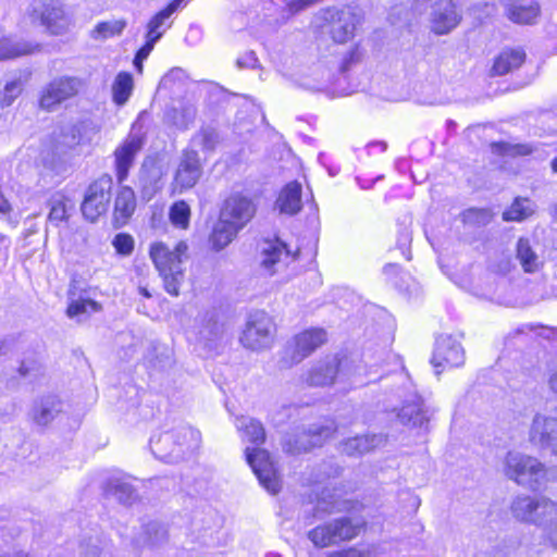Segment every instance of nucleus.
<instances>
[{"label": "nucleus", "mask_w": 557, "mask_h": 557, "mask_svg": "<svg viewBox=\"0 0 557 557\" xmlns=\"http://www.w3.org/2000/svg\"><path fill=\"white\" fill-rule=\"evenodd\" d=\"M281 174L286 183L281 187V213L295 215L302 209V188L309 183L301 160L287 146L281 147Z\"/></svg>", "instance_id": "nucleus-1"}, {"label": "nucleus", "mask_w": 557, "mask_h": 557, "mask_svg": "<svg viewBox=\"0 0 557 557\" xmlns=\"http://www.w3.org/2000/svg\"><path fill=\"white\" fill-rule=\"evenodd\" d=\"M199 431L181 424L171 431H165L150 438L152 454L165 462H177L186 453L197 449L200 445Z\"/></svg>", "instance_id": "nucleus-2"}, {"label": "nucleus", "mask_w": 557, "mask_h": 557, "mask_svg": "<svg viewBox=\"0 0 557 557\" xmlns=\"http://www.w3.org/2000/svg\"><path fill=\"white\" fill-rule=\"evenodd\" d=\"M186 251L187 245L184 242L178 243L173 250L163 243H156L150 247V257L163 278L164 288L173 296L178 295L184 280L182 262Z\"/></svg>", "instance_id": "nucleus-3"}, {"label": "nucleus", "mask_w": 557, "mask_h": 557, "mask_svg": "<svg viewBox=\"0 0 557 557\" xmlns=\"http://www.w3.org/2000/svg\"><path fill=\"white\" fill-rule=\"evenodd\" d=\"M368 529L364 519L354 521L349 517H341L330 522L317 525L309 531V539L319 548L329 547L357 539Z\"/></svg>", "instance_id": "nucleus-4"}, {"label": "nucleus", "mask_w": 557, "mask_h": 557, "mask_svg": "<svg viewBox=\"0 0 557 557\" xmlns=\"http://www.w3.org/2000/svg\"><path fill=\"white\" fill-rule=\"evenodd\" d=\"M85 87L86 82L78 76H57L42 87L39 106L46 111H54L61 103L79 95Z\"/></svg>", "instance_id": "nucleus-5"}, {"label": "nucleus", "mask_w": 557, "mask_h": 557, "mask_svg": "<svg viewBox=\"0 0 557 557\" xmlns=\"http://www.w3.org/2000/svg\"><path fill=\"white\" fill-rule=\"evenodd\" d=\"M112 189V178L103 175L91 183L86 189L81 206L83 216L89 222H96L108 211Z\"/></svg>", "instance_id": "nucleus-6"}, {"label": "nucleus", "mask_w": 557, "mask_h": 557, "mask_svg": "<svg viewBox=\"0 0 557 557\" xmlns=\"http://www.w3.org/2000/svg\"><path fill=\"white\" fill-rule=\"evenodd\" d=\"M245 456L262 487L275 495L278 492V470L275 459L269 451L259 447H247Z\"/></svg>", "instance_id": "nucleus-7"}, {"label": "nucleus", "mask_w": 557, "mask_h": 557, "mask_svg": "<svg viewBox=\"0 0 557 557\" xmlns=\"http://www.w3.org/2000/svg\"><path fill=\"white\" fill-rule=\"evenodd\" d=\"M338 432V425L333 419H326L323 423L314 424L302 431L296 438L295 444L286 443V451L301 454L314 448H320L333 440Z\"/></svg>", "instance_id": "nucleus-8"}, {"label": "nucleus", "mask_w": 557, "mask_h": 557, "mask_svg": "<svg viewBox=\"0 0 557 557\" xmlns=\"http://www.w3.org/2000/svg\"><path fill=\"white\" fill-rule=\"evenodd\" d=\"M465 363V351L461 344L451 335H440L434 345L431 364L435 373H441L458 368Z\"/></svg>", "instance_id": "nucleus-9"}, {"label": "nucleus", "mask_w": 557, "mask_h": 557, "mask_svg": "<svg viewBox=\"0 0 557 557\" xmlns=\"http://www.w3.org/2000/svg\"><path fill=\"white\" fill-rule=\"evenodd\" d=\"M516 520L523 523H537L542 518L557 511V504L547 497L532 498L530 496L516 497L510 506Z\"/></svg>", "instance_id": "nucleus-10"}, {"label": "nucleus", "mask_w": 557, "mask_h": 557, "mask_svg": "<svg viewBox=\"0 0 557 557\" xmlns=\"http://www.w3.org/2000/svg\"><path fill=\"white\" fill-rule=\"evenodd\" d=\"M327 342V332L323 327H309L297 333L286 347L292 363L300 362L321 348Z\"/></svg>", "instance_id": "nucleus-11"}, {"label": "nucleus", "mask_w": 557, "mask_h": 557, "mask_svg": "<svg viewBox=\"0 0 557 557\" xmlns=\"http://www.w3.org/2000/svg\"><path fill=\"white\" fill-rule=\"evenodd\" d=\"M202 175V165L195 149L183 150L173 180L174 190L180 193L194 187Z\"/></svg>", "instance_id": "nucleus-12"}, {"label": "nucleus", "mask_w": 557, "mask_h": 557, "mask_svg": "<svg viewBox=\"0 0 557 557\" xmlns=\"http://www.w3.org/2000/svg\"><path fill=\"white\" fill-rule=\"evenodd\" d=\"M528 54L522 46H506L492 59L488 69L490 77L511 75L519 71L527 62Z\"/></svg>", "instance_id": "nucleus-13"}, {"label": "nucleus", "mask_w": 557, "mask_h": 557, "mask_svg": "<svg viewBox=\"0 0 557 557\" xmlns=\"http://www.w3.org/2000/svg\"><path fill=\"white\" fill-rule=\"evenodd\" d=\"M32 15L34 18H38L40 24L54 35L63 33L70 25V20L59 0L34 3Z\"/></svg>", "instance_id": "nucleus-14"}, {"label": "nucleus", "mask_w": 557, "mask_h": 557, "mask_svg": "<svg viewBox=\"0 0 557 557\" xmlns=\"http://www.w3.org/2000/svg\"><path fill=\"white\" fill-rule=\"evenodd\" d=\"M255 202L242 194H233L225 199L220 215L231 224L243 230L255 216Z\"/></svg>", "instance_id": "nucleus-15"}, {"label": "nucleus", "mask_w": 557, "mask_h": 557, "mask_svg": "<svg viewBox=\"0 0 557 557\" xmlns=\"http://www.w3.org/2000/svg\"><path fill=\"white\" fill-rule=\"evenodd\" d=\"M272 327L273 325L265 313H257L247 322L240 342L245 347L252 350L268 347L272 339Z\"/></svg>", "instance_id": "nucleus-16"}, {"label": "nucleus", "mask_w": 557, "mask_h": 557, "mask_svg": "<svg viewBox=\"0 0 557 557\" xmlns=\"http://www.w3.org/2000/svg\"><path fill=\"white\" fill-rule=\"evenodd\" d=\"M143 146V135L133 127L123 144L117 147L114 152L116 178L119 183L126 180L129 169L134 164L135 157L141 150Z\"/></svg>", "instance_id": "nucleus-17"}, {"label": "nucleus", "mask_w": 557, "mask_h": 557, "mask_svg": "<svg viewBox=\"0 0 557 557\" xmlns=\"http://www.w3.org/2000/svg\"><path fill=\"white\" fill-rule=\"evenodd\" d=\"M324 26L331 39L335 44L342 45L352 39L356 29V21L354 14L346 13L344 10L326 9L325 24L321 27Z\"/></svg>", "instance_id": "nucleus-18"}, {"label": "nucleus", "mask_w": 557, "mask_h": 557, "mask_svg": "<svg viewBox=\"0 0 557 557\" xmlns=\"http://www.w3.org/2000/svg\"><path fill=\"white\" fill-rule=\"evenodd\" d=\"M310 257L311 249L300 236L292 234L281 240V263L284 262L286 268L293 265L290 275L304 271Z\"/></svg>", "instance_id": "nucleus-19"}, {"label": "nucleus", "mask_w": 557, "mask_h": 557, "mask_svg": "<svg viewBox=\"0 0 557 557\" xmlns=\"http://www.w3.org/2000/svg\"><path fill=\"white\" fill-rule=\"evenodd\" d=\"M187 0H173L164 9L156 13L147 24V32L145 35L144 50L154 48V45L161 39L166 29L171 26L169 22L171 15L177 10L184 8Z\"/></svg>", "instance_id": "nucleus-20"}, {"label": "nucleus", "mask_w": 557, "mask_h": 557, "mask_svg": "<svg viewBox=\"0 0 557 557\" xmlns=\"http://www.w3.org/2000/svg\"><path fill=\"white\" fill-rule=\"evenodd\" d=\"M545 472L544 466L530 456H508L506 459L507 475L521 484L525 480H537Z\"/></svg>", "instance_id": "nucleus-21"}, {"label": "nucleus", "mask_w": 557, "mask_h": 557, "mask_svg": "<svg viewBox=\"0 0 557 557\" xmlns=\"http://www.w3.org/2000/svg\"><path fill=\"white\" fill-rule=\"evenodd\" d=\"M541 15L542 8L536 0H510L505 7V16L517 25H535Z\"/></svg>", "instance_id": "nucleus-22"}, {"label": "nucleus", "mask_w": 557, "mask_h": 557, "mask_svg": "<svg viewBox=\"0 0 557 557\" xmlns=\"http://www.w3.org/2000/svg\"><path fill=\"white\" fill-rule=\"evenodd\" d=\"M347 364L348 358L346 355H334L332 358L310 371V384L314 386H327L334 384L337 376L346 369Z\"/></svg>", "instance_id": "nucleus-23"}, {"label": "nucleus", "mask_w": 557, "mask_h": 557, "mask_svg": "<svg viewBox=\"0 0 557 557\" xmlns=\"http://www.w3.org/2000/svg\"><path fill=\"white\" fill-rule=\"evenodd\" d=\"M63 407L64 405L59 397L47 395L35 400L29 416L35 424L47 426L62 414Z\"/></svg>", "instance_id": "nucleus-24"}, {"label": "nucleus", "mask_w": 557, "mask_h": 557, "mask_svg": "<svg viewBox=\"0 0 557 557\" xmlns=\"http://www.w3.org/2000/svg\"><path fill=\"white\" fill-rule=\"evenodd\" d=\"M136 209V198L133 189L127 186L119 190L113 208V225L119 228L127 224Z\"/></svg>", "instance_id": "nucleus-25"}, {"label": "nucleus", "mask_w": 557, "mask_h": 557, "mask_svg": "<svg viewBox=\"0 0 557 557\" xmlns=\"http://www.w3.org/2000/svg\"><path fill=\"white\" fill-rule=\"evenodd\" d=\"M38 50L39 45L14 39L8 36L4 29L0 28V62L32 54Z\"/></svg>", "instance_id": "nucleus-26"}, {"label": "nucleus", "mask_w": 557, "mask_h": 557, "mask_svg": "<svg viewBox=\"0 0 557 557\" xmlns=\"http://www.w3.org/2000/svg\"><path fill=\"white\" fill-rule=\"evenodd\" d=\"M536 212V206L530 197L517 196L502 212L504 222H523L531 219Z\"/></svg>", "instance_id": "nucleus-27"}, {"label": "nucleus", "mask_w": 557, "mask_h": 557, "mask_svg": "<svg viewBox=\"0 0 557 557\" xmlns=\"http://www.w3.org/2000/svg\"><path fill=\"white\" fill-rule=\"evenodd\" d=\"M235 426L243 442L259 446L265 441V430L262 423L251 417L240 416L235 419Z\"/></svg>", "instance_id": "nucleus-28"}, {"label": "nucleus", "mask_w": 557, "mask_h": 557, "mask_svg": "<svg viewBox=\"0 0 557 557\" xmlns=\"http://www.w3.org/2000/svg\"><path fill=\"white\" fill-rule=\"evenodd\" d=\"M258 250L261 271L265 275H273L278 261V236L275 234L272 239L263 238Z\"/></svg>", "instance_id": "nucleus-29"}, {"label": "nucleus", "mask_w": 557, "mask_h": 557, "mask_svg": "<svg viewBox=\"0 0 557 557\" xmlns=\"http://www.w3.org/2000/svg\"><path fill=\"white\" fill-rule=\"evenodd\" d=\"M239 231L240 230L238 227L231 224L227 220L220 215L219 221L215 223L209 238L212 249L215 251L224 249L228 244L233 242Z\"/></svg>", "instance_id": "nucleus-30"}, {"label": "nucleus", "mask_w": 557, "mask_h": 557, "mask_svg": "<svg viewBox=\"0 0 557 557\" xmlns=\"http://www.w3.org/2000/svg\"><path fill=\"white\" fill-rule=\"evenodd\" d=\"M516 258L519 260L524 273H535L542 268V262L527 237H520L517 240Z\"/></svg>", "instance_id": "nucleus-31"}, {"label": "nucleus", "mask_w": 557, "mask_h": 557, "mask_svg": "<svg viewBox=\"0 0 557 557\" xmlns=\"http://www.w3.org/2000/svg\"><path fill=\"white\" fill-rule=\"evenodd\" d=\"M49 208L48 222L58 226L69 220L74 210V203L69 197L58 194L49 200Z\"/></svg>", "instance_id": "nucleus-32"}, {"label": "nucleus", "mask_w": 557, "mask_h": 557, "mask_svg": "<svg viewBox=\"0 0 557 557\" xmlns=\"http://www.w3.org/2000/svg\"><path fill=\"white\" fill-rule=\"evenodd\" d=\"M126 26L127 22L124 18L102 21L97 23L90 30V38L94 40L103 41L109 38L120 36Z\"/></svg>", "instance_id": "nucleus-33"}, {"label": "nucleus", "mask_w": 557, "mask_h": 557, "mask_svg": "<svg viewBox=\"0 0 557 557\" xmlns=\"http://www.w3.org/2000/svg\"><path fill=\"white\" fill-rule=\"evenodd\" d=\"M107 493L114 496L122 504H131L137 497L133 485L123 478L110 479L107 484Z\"/></svg>", "instance_id": "nucleus-34"}, {"label": "nucleus", "mask_w": 557, "mask_h": 557, "mask_svg": "<svg viewBox=\"0 0 557 557\" xmlns=\"http://www.w3.org/2000/svg\"><path fill=\"white\" fill-rule=\"evenodd\" d=\"M144 542L151 547H160L169 541L166 524L153 520L144 525Z\"/></svg>", "instance_id": "nucleus-35"}, {"label": "nucleus", "mask_w": 557, "mask_h": 557, "mask_svg": "<svg viewBox=\"0 0 557 557\" xmlns=\"http://www.w3.org/2000/svg\"><path fill=\"white\" fill-rule=\"evenodd\" d=\"M134 87L133 77L127 72H121L116 75L113 85V100L116 104H124L132 95Z\"/></svg>", "instance_id": "nucleus-36"}, {"label": "nucleus", "mask_w": 557, "mask_h": 557, "mask_svg": "<svg viewBox=\"0 0 557 557\" xmlns=\"http://www.w3.org/2000/svg\"><path fill=\"white\" fill-rule=\"evenodd\" d=\"M219 143V135L215 128L207 126L196 133L190 141L191 149L200 148L202 151H213Z\"/></svg>", "instance_id": "nucleus-37"}, {"label": "nucleus", "mask_w": 557, "mask_h": 557, "mask_svg": "<svg viewBox=\"0 0 557 557\" xmlns=\"http://www.w3.org/2000/svg\"><path fill=\"white\" fill-rule=\"evenodd\" d=\"M197 110L194 104L185 103L169 113L172 123L180 129H187L195 121Z\"/></svg>", "instance_id": "nucleus-38"}, {"label": "nucleus", "mask_w": 557, "mask_h": 557, "mask_svg": "<svg viewBox=\"0 0 557 557\" xmlns=\"http://www.w3.org/2000/svg\"><path fill=\"white\" fill-rule=\"evenodd\" d=\"M190 208L187 202L181 200L172 205L170 209L171 223L180 228L186 230L189 225Z\"/></svg>", "instance_id": "nucleus-39"}, {"label": "nucleus", "mask_w": 557, "mask_h": 557, "mask_svg": "<svg viewBox=\"0 0 557 557\" xmlns=\"http://www.w3.org/2000/svg\"><path fill=\"white\" fill-rule=\"evenodd\" d=\"M100 310V306L90 299L79 298L73 300L67 307V315L71 318L79 317L85 313L97 312Z\"/></svg>", "instance_id": "nucleus-40"}, {"label": "nucleus", "mask_w": 557, "mask_h": 557, "mask_svg": "<svg viewBox=\"0 0 557 557\" xmlns=\"http://www.w3.org/2000/svg\"><path fill=\"white\" fill-rule=\"evenodd\" d=\"M23 85L20 79L7 83L3 90L0 94L1 107H10L14 100L21 95Z\"/></svg>", "instance_id": "nucleus-41"}, {"label": "nucleus", "mask_w": 557, "mask_h": 557, "mask_svg": "<svg viewBox=\"0 0 557 557\" xmlns=\"http://www.w3.org/2000/svg\"><path fill=\"white\" fill-rule=\"evenodd\" d=\"M113 246L115 250L124 256H128L132 253L134 249V239L131 235L121 233L117 234L113 239Z\"/></svg>", "instance_id": "nucleus-42"}, {"label": "nucleus", "mask_w": 557, "mask_h": 557, "mask_svg": "<svg viewBox=\"0 0 557 557\" xmlns=\"http://www.w3.org/2000/svg\"><path fill=\"white\" fill-rule=\"evenodd\" d=\"M555 420L553 419H546V418H540L536 417L533 421L532 429H531V437L535 440L539 437V441L543 443L549 442L550 437L548 434L544 433L542 431L543 426L547 423H554Z\"/></svg>", "instance_id": "nucleus-43"}, {"label": "nucleus", "mask_w": 557, "mask_h": 557, "mask_svg": "<svg viewBox=\"0 0 557 557\" xmlns=\"http://www.w3.org/2000/svg\"><path fill=\"white\" fill-rule=\"evenodd\" d=\"M536 151V147L529 143H510V158H527Z\"/></svg>", "instance_id": "nucleus-44"}, {"label": "nucleus", "mask_w": 557, "mask_h": 557, "mask_svg": "<svg viewBox=\"0 0 557 557\" xmlns=\"http://www.w3.org/2000/svg\"><path fill=\"white\" fill-rule=\"evenodd\" d=\"M39 370L40 363L36 358L24 359L18 367V373L23 377L36 376Z\"/></svg>", "instance_id": "nucleus-45"}, {"label": "nucleus", "mask_w": 557, "mask_h": 557, "mask_svg": "<svg viewBox=\"0 0 557 557\" xmlns=\"http://www.w3.org/2000/svg\"><path fill=\"white\" fill-rule=\"evenodd\" d=\"M154 180H153V183H147L146 182V177H145V174L143 173L141 176H140V183H141V187H143V195L145 198H148L150 199L156 193L157 190L160 188V186L158 185V182H159V174L156 173L154 174Z\"/></svg>", "instance_id": "nucleus-46"}, {"label": "nucleus", "mask_w": 557, "mask_h": 557, "mask_svg": "<svg viewBox=\"0 0 557 557\" xmlns=\"http://www.w3.org/2000/svg\"><path fill=\"white\" fill-rule=\"evenodd\" d=\"M317 0H292L286 3V10L289 15H294L305 10L306 8L312 5Z\"/></svg>", "instance_id": "nucleus-47"}, {"label": "nucleus", "mask_w": 557, "mask_h": 557, "mask_svg": "<svg viewBox=\"0 0 557 557\" xmlns=\"http://www.w3.org/2000/svg\"><path fill=\"white\" fill-rule=\"evenodd\" d=\"M490 148L493 153H495L498 157L503 158H510V143L498 140V141H492L490 144Z\"/></svg>", "instance_id": "nucleus-48"}, {"label": "nucleus", "mask_w": 557, "mask_h": 557, "mask_svg": "<svg viewBox=\"0 0 557 557\" xmlns=\"http://www.w3.org/2000/svg\"><path fill=\"white\" fill-rule=\"evenodd\" d=\"M258 59L253 51H248L237 59L239 69H252L257 65Z\"/></svg>", "instance_id": "nucleus-49"}, {"label": "nucleus", "mask_w": 557, "mask_h": 557, "mask_svg": "<svg viewBox=\"0 0 557 557\" xmlns=\"http://www.w3.org/2000/svg\"><path fill=\"white\" fill-rule=\"evenodd\" d=\"M329 557H367V554L366 552L359 550L356 547H348L338 552H334Z\"/></svg>", "instance_id": "nucleus-50"}, {"label": "nucleus", "mask_w": 557, "mask_h": 557, "mask_svg": "<svg viewBox=\"0 0 557 557\" xmlns=\"http://www.w3.org/2000/svg\"><path fill=\"white\" fill-rule=\"evenodd\" d=\"M153 50L152 47L148 48V50H144V46L136 52L134 58V66L138 72H143V62L149 57L150 52Z\"/></svg>", "instance_id": "nucleus-51"}, {"label": "nucleus", "mask_w": 557, "mask_h": 557, "mask_svg": "<svg viewBox=\"0 0 557 557\" xmlns=\"http://www.w3.org/2000/svg\"><path fill=\"white\" fill-rule=\"evenodd\" d=\"M182 75H183V71L181 69H173L166 75H164L161 83L166 85L170 81L181 78Z\"/></svg>", "instance_id": "nucleus-52"}, {"label": "nucleus", "mask_w": 557, "mask_h": 557, "mask_svg": "<svg viewBox=\"0 0 557 557\" xmlns=\"http://www.w3.org/2000/svg\"><path fill=\"white\" fill-rule=\"evenodd\" d=\"M357 61H358L357 51L356 50L350 51L343 63L342 70L346 71L348 69L349 64L355 63Z\"/></svg>", "instance_id": "nucleus-53"}, {"label": "nucleus", "mask_w": 557, "mask_h": 557, "mask_svg": "<svg viewBox=\"0 0 557 557\" xmlns=\"http://www.w3.org/2000/svg\"><path fill=\"white\" fill-rule=\"evenodd\" d=\"M549 386L557 394V373L550 376Z\"/></svg>", "instance_id": "nucleus-54"}, {"label": "nucleus", "mask_w": 557, "mask_h": 557, "mask_svg": "<svg viewBox=\"0 0 557 557\" xmlns=\"http://www.w3.org/2000/svg\"><path fill=\"white\" fill-rule=\"evenodd\" d=\"M99 555V549L97 546H92L90 550L87 553L86 557H97Z\"/></svg>", "instance_id": "nucleus-55"}, {"label": "nucleus", "mask_w": 557, "mask_h": 557, "mask_svg": "<svg viewBox=\"0 0 557 557\" xmlns=\"http://www.w3.org/2000/svg\"><path fill=\"white\" fill-rule=\"evenodd\" d=\"M139 294L146 298H150L151 294L146 287H139Z\"/></svg>", "instance_id": "nucleus-56"}, {"label": "nucleus", "mask_w": 557, "mask_h": 557, "mask_svg": "<svg viewBox=\"0 0 557 557\" xmlns=\"http://www.w3.org/2000/svg\"><path fill=\"white\" fill-rule=\"evenodd\" d=\"M550 170L552 172L557 173V156L550 161Z\"/></svg>", "instance_id": "nucleus-57"}, {"label": "nucleus", "mask_w": 557, "mask_h": 557, "mask_svg": "<svg viewBox=\"0 0 557 557\" xmlns=\"http://www.w3.org/2000/svg\"><path fill=\"white\" fill-rule=\"evenodd\" d=\"M0 557H28V556L27 555H23L21 552H18V553H14L13 555L4 554V555H2Z\"/></svg>", "instance_id": "nucleus-58"}, {"label": "nucleus", "mask_w": 557, "mask_h": 557, "mask_svg": "<svg viewBox=\"0 0 557 557\" xmlns=\"http://www.w3.org/2000/svg\"><path fill=\"white\" fill-rule=\"evenodd\" d=\"M82 126H83V125L73 127L72 132H73V133H76V132H77V133H79V132H81V127H82ZM73 137H75V134H73Z\"/></svg>", "instance_id": "nucleus-59"}, {"label": "nucleus", "mask_w": 557, "mask_h": 557, "mask_svg": "<svg viewBox=\"0 0 557 557\" xmlns=\"http://www.w3.org/2000/svg\"><path fill=\"white\" fill-rule=\"evenodd\" d=\"M5 346V343L4 342H0V350H2V348Z\"/></svg>", "instance_id": "nucleus-60"}, {"label": "nucleus", "mask_w": 557, "mask_h": 557, "mask_svg": "<svg viewBox=\"0 0 557 557\" xmlns=\"http://www.w3.org/2000/svg\"><path fill=\"white\" fill-rule=\"evenodd\" d=\"M175 441L184 442V437H176Z\"/></svg>", "instance_id": "nucleus-61"}, {"label": "nucleus", "mask_w": 557, "mask_h": 557, "mask_svg": "<svg viewBox=\"0 0 557 557\" xmlns=\"http://www.w3.org/2000/svg\"><path fill=\"white\" fill-rule=\"evenodd\" d=\"M267 557H276V555H272V554H271V555H268Z\"/></svg>", "instance_id": "nucleus-62"}]
</instances>
